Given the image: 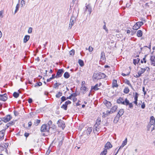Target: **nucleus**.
<instances>
[{
	"mask_svg": "<svg viewBox=\"0 0 155 155\" xmlns=\"http://www.w3.org/2000/svg\"><path fill=\"white\" fill-rule=\"evenodd\" d=\"M155 123V120L154 117L152 116L150 118V121L148 123L147 129L148 131H151V132L154 129V125Z\"/></svg>",
	"mask_w": 155,
	"mask_h": 155,
	"instance_id": "1",
	"label": "nucleus"
},
{
	"mask_svg": "<svg viewBox=\"0 0 155 155\" xmlns=\"http://www.w3.org/2000/svg\"><path fill=\"white\" fill-rule=\"evenodd\" d=\"M106 77V75L104 73L99 72L94 74L93 77L95 79H101L104 78Z\"/></svg>",
	"mask_w": 155,
	"mask_h": 155,
	"instance_id": "2",
	"label": "nucleus"
},
{
	"mask_svg": "<svg viewBox=\"0 0 155 155\" xmlns=\"http://www.w3.org/2000/svg\"><path fill=\"white\" fill-rule=\"evenodd\" d=\"M113 146L111 143L109 142H107L104 146V150L101 152V154L102 155H106L107 153V150L111 148Z\"/></svg>",
	"mask_w": 155,
	"mask_h": 155,
	"instance_id": "3",
	"label": "nucleus"
},
{
	"mask_svg": "<svg viewBox=\"0 0 155 155\" xmlns=\"http://www.w3.org/2000/svg\"><path fill=\"white\" fill-rule=\"evenodd\" d=\"M117 103L127 106V104L129 103V100L126 98L124 101L122 98L120 97L117 100Z\"/></svg>",
	"mask_w": 155,
	"mask_h": 155,
	"instance_id": "4",
	"label": "nucleus"
},
{
	"mask_svg": "<svg viewBox=\"0 0 155 155\" xmlns=\"http://www.w3.org/2000/svg\"><path fill=\"white\" fill-rule=\"evenodd\" d=\"M143 25V23L142 21L137 22L133 26V28L134 30H137Z\"/></svg>",
	"mask_w": 155,
	"mask_h": 155,
	"instance_id": "5",
	"label": "nucleus"
},
{
	"mask_svg": "<svg viewBox=\"0 0 155 155\" xmlns=\"http://www.w3.org/2000/svg\"><path fill=\"white\" fill-rule=\"evenodd\" d=\"M49 127L46 124L43 125L41 127V131L42 132H49Z\"/></svg>",
	"mask_w": 155,
	"mask_h": 155,
	"instance_id": "6",
	"label": "nucleus"
},
{
	"mask_svg": "<svg viewBox=\"0 0 155 155\" xmlns=\"http://www.w3.org/2000/svg\"><path fill=\"white\" fill-rule=\"evenodd\" d=\"M57 124L59 127H61L62 129L64 128L65 123L64 122L61 120H59L57 122Z\"/></svg>",
	"mask_w": 155,
	"mask_h": 155,
	"instance_id": "7",
	"label": "nucleus"
},
{
	"mask_svg": "<svg viewBox=\"0 0 155 155\" xmlns=\"http://www.w3.org/2000/svg\"><path fill=\"white\" fill-rule=\"evenodd\" d=\"M127 143V138H126L125 140L123 142L121 145L120 146L119 148V150H116L115 151H116V153H117V152L119 151L120 149H122L124 146L126 145Z\"/></svg>",
	"mask_w": 155,
	"mask_h": 155,
	"instance_id": "8",
	"label": "nucleus"
},
{
	"mask_svg": "<svg viewBox=\"0 0 155 155\" xmlns=\"http://www.w3.org/2000/svg\"><path fill=\"white\" fill-rule=\"evenodd\" d=\"M11 119L12 117L10 115H8L1 119L2 121L6 123L9 121Z\"/></svg>",
	"mask_w": 155,
	"mask_h": 155,
	"instance_id": "9",
	"label": "nucleus"
},
{
	"mask_svg": "<svg viewBox=\"0 0 155 155\" xmlns=\"http://www.w3.org/2000/svg\"><path fill=\"white\" fill-rule=\"evenodd\" d=\"M64 72V71L63 69H59L57 72L55 77L56 78H58L61 77Z\"/></svg>",
	"mask_w": 155,
	"mask_h": 155,
	"instance_id": "10",
	"label": "nucleus"
},
{
	"mask_svg": "<svg viewBox=\"0 0 155 155\" xmlns=\"http://www.w3.org/2000/svg\"><path fill=\"white\" fill-rule=\"evenodd\" d=\"M75 21V18L74 17H72L71 18L70 20V22L69 23V26L68 27L69 29H71L72 26L74 25V21Z\"/></svg>",
	"mask_w": 155,
	"mask_h": 155,
	"instance_id": "11",
	"label": "nucleus"
},
{
	"mask_svg": "<svg viewBox=\"0 0 155 155\" xmlns=\"http://www.w3.org/2000/svg\"><path fill=\"white\" fill-rule=\"evenodd\" d=\"M147 71H150V68L148 67H146L144 68H141L140 70L138 71L141 74H142L146 70Z\"/></svg>",
	"mask_w": 155,
	"mask_h": 155,
	"instance_id": "12",
	"label": "nucleus"
},
{
	"mask_svg": "<svg viewBox=\"0 0 155 155\" xmlns=\"http://www.w3.org/2000/svg\"><path fill=\"white\" fill-rule=\"evenodd\" d=\"M151 65L153 66H155V55H153L151 56L150 58Z\"/></svg>",
	"mask_w": 155,
	"mask_h": 155,
	"instance_id": "13",
	"label": "nucleus"
},
{
	"mask_svg": "<svg viewBox=\"0 0 155 155\" xmlns=\"http://www.w3.org/2000/svg\"><path fill=\"white\" fill-rule=\"evenodd\" d=\"M7 99V94H0V100L3 101H5Z\"/></svg>",
	"mask_w": 155,
	"mask_h": 155,
	"instance_id": "14",
	"label": "nucleus"
},
{
	"mask_svg": "<svg viewBox=\"0 0 155 155\" xmlns=\"http://www.w3.org/2000/svg\"><path fill=\"white\" fill-rule=\"evenodd\" d=\"M86 8L85 10V12H86L87 10L89 12V14H91V6L89 5H87L86 4Z\"/></svg>",
	"mask_w": 155,
	"mask_h": 155,
	"instance_id": "15",
	"label": "nucleus"
},
{
	"mask_svg": "<svg viewBox=\"0 0 155 155\" xmlns=\"http://www.w3.org/2000/svg\"><path fill=\"white\" fill-rule=\"evenodd\" d=\"M101 61L103 62H104L105 61V53L104 52H102L101 54Z\"/></svg>",
	"mask_w": 155,
	"mask_h": 155,
	"instance_id": "16",
	"label": "nucleus"
},
{
	"mask_svg": "<svg viewBox=\"0 0 155 155\" xmlns=\"http://www.w3.org/2000/svg\"><path fill=\"white\" fill-rule=\"evenodd\" d=\"M138 95V94L136 92L135 93V95L134 96L135 101L133 102L136 105H137V101Z\"/></svg>",
	"mask_w": 155,
	"mask_h": 155,
	"instance_id": "17",
	"label": "nucleus"
},
{
	"mask_svg": "<svg viewBox=\"0 0 155 155\" xmlns=\"http://www.w3.org/2000/svg\"><path fill=\"white\" fill-rule=\"evenodd\" d=\"M104 103L106 106L108 108H110L111 106V103L106 100H105L104 102Z\"/></svg>",
	"mask_w": 155,
	"mask_h": 155,
	"instance_id": "18",
	"label": "nucleus"
},
{
	"mask_svg": "<svg viewBox=\"0 0 155 155\" xmlns=\"http://www.w3.org/2000/svg\"><path fill=\"white\" fill-rule=\"evenodd\" d=\"M5 130H2L0 131V139H3L4 138Z\"/></svg>",
	"mask_w": 155,
	"mask_h": 155,
	"instance_id": "19",
	"label": "nucleus"
},
{
	"mask_svg": "<svg viewBox=\"0 0 155 155\" xmlns=\"http://www.w3.org/2000/svg\"><path fill=\"white\" fill-rule=\"evenodd\" d=\"M118 85L117 83V81L115 80H114L112 82V87H118Z\"/></svg>",
	"mask_w": 155,
	"mask_h": 155,
	"instance_id": "20",
	"label": "nucleus"
},
{
	"mask_svg": "<svg viewBox=\"0 0 155 155\" xmlns=\"http://www.w3.org/2000/svg\"><path fill=\"white\" fill-rule=\"evenodd\" d=\"M122 149H120V150H119V151L117 152V153H116V151H116V150H119V148L118 149L117 148H116L115 150H114V155H116L117 154H118L119 155H121V154H123V153H121V151H122Z\"/></svg>",
	"mask_w": 155,
	"mask_h": 155,
	"instance_id": "21",
	"label": "nucleus"
},
{
	"mask_svg": "<svg viewBox=\"0 0 155 155\" xmlns=\"http://www.w3.org/2000/svg\"><path fill=\"white\" fill-rule=\"evenodd\" d=\"M124 113V111L123 109H120L118 114H117V115L119 116V117H121L122 115Z\"/></svg>",
	"mask_w": 155,
	"mask_h": 155,
	"instance_id": "22",
	"label": "nucleus"
},
{
	"mask_svg": "<svg viewBox=\"0 0 155 155\" xmlns=\"http://www.w3.org/2000/svg\"><path fill=\"white\" fill-rule=\"evenodd\" d=\"M30 36L28 35H26L24 38L23 41L24 43H26L29 40Z\"/></svg>",
	"mask_w": 155,
	"mask_h": 155,
	"instance_id": "23",
	"label": "nucleus"
},
{
	"mask_svg": "<svg viewBox=\"0 0 155 155\" xmlns=\"http://www.w3.org/2000/svg\"><path fill=\"white\" fill-rule=\"evenodd\" d=\"M124 82L125 84H126L129 86L132 89H133L132 85L129 80L126 79L124 80Z\"/></svg>",
	"mask_w": 155,
	"mask_h": 155,
	"instance_id": "24",
	"label": "nucleus"
},
{
	"mask_svg": "<svg viewBox=\"0 0 155 155\" xmlns=\"http://www.w3.org/2000/svg\"><path fill=\"white\" fill-rule=\"evenodd\" d=\"M98 125L95 124L93 129L94 131H96L97 132H98L100 131V129L99 127H98Z\"/></svg>",
	"mask_w": 155,
	"mask_h": 155,
	"instance_id": "25",
	"label": "nucleus"
},
{
	"mask_svg": "<svg viewBox=\"0 0 155 155\" xmlns=\"http://www.w3.org/2000/svg\"><path fill=\"white\" fill-rule=\"evenodd\" d=\"M120 117H119V116L117 115L115 117L114 119V122L115 123H117L119 120V118Z\"/></svg>",
	"mask_w": 155,
	"mask_h": 155,
	"instance_id": "26",
	"label": "nucleus"
},
{
	"mask_svg": "<svg viewBox=\"0 0 155 155\" xmlns=\"http://www.w3.org/2000/svg\"><path fill=\"white\" fill-rule=\"evenodd\" d=\"M143 35L142 31L141 30H138L137 31V35L138 37H140Z\"/></svg>",
	"mask_w": 155,
	"mask_h": 155,
	"instance_id": "27",
	"label": "nucleus"
},
{
	"mask_svg": "<svg viewBox=\"0 0 155 155\" xmlns=\"http://www.w3.org/2000/svg\"><path fill=\"white\" fill-rule=\"evenodd\" d=\"M92 130V128L91 127H90L88 128L87 130V135L90 134Z\"/></svg>",
	"mask_w": 155,
	"mask_h": 155,
	"instance_id": "28",
	"label": "nucleus"
},
{
	"mask_svg": "<svg viewBox=\"0 0 155 155\" xmlns=\"http://www.w3.org/2000/svg\"><path fill=\"white\" fill-rule=\"evenodd\" d=\"M70 75L69 74V73L67 72H65L64 75V78H68L70 77Z\"/></svg>",
	"mask_w": 155,
	"mask_h": 155,
	"instance_id": "29",
	"label": "nucleus"
},
{
	"mask_svg": "<svg viewBox=\"0 0 155 155\" xmlns=\"http://www.w3.org/2000/svg\"><path fill=\"white\" fill-rule=\"evenodd\" d=\"M118 107L117 106H113L112 108L111 109V110L112 111V112H115L117 108Z\"/></svg>",
	"mask_w": 155,
	"mask_h": 155,
	"instance_id": "30",
	"label": "nucleus"
},
{
	"mask_svg": "<svg viewBox=\"0 0 155 155\" xmlns=\"http://www.w3.org/2000/svg\"><path fill=\"white\" fill-rule=\"evenodd\" d=\"M78 63L80 66L81 67L83 66L84 65L83 61L81 59L79 60Z\"/></svg>",
	"mask_w": 155,
	"mask_h": 155,
	"instance_id": "31",
	"label": "nucleus"
},
{
	"mask_svg": "<svg viewBox=\"0 0 155 155\" xmlns=\"http://www.w3.org/2000/svg\"><path fill=\"white\" fill-rule=\"evenodd\" d=\"M129 92V90L128 87H126L124 89V92L125 94H128Z\"/></svg>",
	"mask_w": 155,
	"mask_h": 155,
	"instance_id": "32",
	"label": "nucleus"
},
{
	"mask_svg": "<svg viewBox=\"0 0 155 155\" xmlns=\"http://www.w3.org/2000/svg\"><path fill=\"white\" fill-rule=\"evenodd\" d=\"M101 122V120L100 118L97 119L96 120L95 125H99L100 124Z\"/></svg>",
	"mask_w": 155,
	"mask_h": 155,
	"instance_id": "33",
	"label": "nucleus"
},
{
	"mask_svg": "<svg viewBox=\"0 0 155 155\" xmlns=\"http://www.w3.org/2000/svg\"><path fill=\"white\" fill-rule=\"evenodd\" d=\"M20 5L19 3H18L16 7V9L15 12V14L18 11Z\"/></svg>",
	"mask_w": 155,
	"mask_h": 155,
	"instance_id": "34",
	"label": "nucleus"
},
{
	"mask_svg": "<svg viewBox=\"0 0 155 155\" xmlns=\"http://www.w3.org/2000/svg\"><path fill=\"white\" fill-rule=\"evenodd\" d=\"M62 93L61 92H59L56 95V97L57 98H59L62 95Z\"/></svg>",
	"mask_w": 155,
	"mask_h": 155,
	"instance_id": "35",
	"label": "nucleus"
},
{
	"mask_svg": "<svg viewBox=\"0 0 155 155\" xmlns=\"http://www.w3.org/2000/svg\"><path fill=\"white\" fill-rule=\"evenodd\" d=\"M81 89L85 91H88V88L85 86H82Z\"/></svg>",
	"mask_w": 155,
	"mask_h": 155,
	"instance_id": "36",
	"label": "nucleus"
},
{
	"mask_svg": "<svg viewBox=\"0 0 155 155\" xmlns=\"http://www.w3.org/2000/svg\"><path fill=\"white\" fill-rule=\"evenodd\" d=\"M13 96L15 98H17L18 97L19 94L17 92H15L13 93Z\"/></svg>",
	"mask_w": 155,
	"mask_h": 155,
	"instance_id": "37",
	"label": "nucleus"
},
{
	"mask_svg": "<svg viewBox=\"0 0 155 155\" xmlns=\"http://www.w3.org/2000/svg\"><path fill=\"white\" fill-rule=\"evenodd\" d=\"M140 60L137 58V59H134L133 63L135 65L136 64L138 63L140 61Z\"/></svg>",
	"mask_w": 155,
	"mask_h": 155,
	"instance_id": "38",
	"label": "nucleus"
},
{
	"mask_svg": "<svg viewBox=\"0 0 155 155\" xmlns=\"http://www.w3.org/2000/svg\"><path fill=\"white\" fill-rule=\"evenodd\" d=\"M98 84H96L93 88H92V89H93L94 90L96 91L98 90L99 88H98Z\"/></svg>",
	"mask_w": 155,
	"mask_h": 155,
	"instance_id": "39",
	"label": "nucleus"
},
{
	"mask_svg": "<svg viewBox=\"0 0 155 155\" xmlns=\"http://www.w3.org/2000/svg\"><path fill=\"white\" fill-rule=\"evenodd\" d=\"M67 106L65 104H63L61 106V108L64 109L65 110H67Z\"/></svg>",
	"mask_w": 155,
	"mask_h": 155,
	"instance_id": "40",
	"label": "nucleus"
},
{
	"mask_svg": "<svg viewBox=\"0 0 155 155\" xmlns=\"http://www.w3.org/2000/svg\"><path fill=\"white\" fill-rule=\"evenodd\" d=\"M75 51L74 50H72L69 52V54L70 55H73L74 54Z\"/></svg>",
	"mask_w": 155,
	"mask_h": 155,
	"instance_id": "41",
	"label": "nucleus"
},
{
	"mask_svg": "<svg viewBox=\"0 0 155 155\" xmlns=\"http://www.w3.org/2000/svg\"><path fill=\"white\" fill-rule=\"evenodd\" d=\"M42 83L41 82H39L38 83L36 84L35 85V87H36L37 86H41L42 85Z\"/></svg>",
	"mask_w": 155,
	"mask_h": 155,
	"instance_id": "42",
	"label": "nucleus"
},
{
	"mask_svg": "<svg viewBox=\"0 0 155 155\" xmlns=\"http://www.w3.org/2000/svg\"><path fill=\"white\" fill-rule=\"evenodd\" d=\"M60 84H58L57 82L54 84V87L55 88H56L57 87H58L59 85H60Z\"/></svg>",
	"mask_w": 155,
	"mask_h": 155,
	"instance_id": "43",
	"label": "nucleus"
},
{
	"mask_svg": "<svg viewBox=\"0 0 155 155\" xmlns=\"http://www.w3.org/2000/svg\"><path fill=\"white\" fill-rule=\"evenodd\" d=\"M146 56H145V57L141 61V62L142 63H143V61L145 63L146 62Z\"/></svg>",
	"mask_w": 155,
	"mask_h": 155,
	"instance_id": "44",
	"label": "nucleus"
},
{
	"mask_svg": "<svg viewBox=\"0 0 155 155\" xmlns=\"http://www.w3.org/2000/svg\"><path fill=\"white\" fill-rule=\"evenodd\" d=\"M32 28L31 27H30L28 30V33H31L32 32Z\"/></svg>",
	"mask_w": 155,
	"mask_h": 155,
	"instance_id": "45",
	"label": "nucleus"
},
{
	"mask_svg": "<svg viewBox=\"0 0 155 155\" xmlns=\"http://www.w3.org/2000/svg\"><path fill=\"white\" fill-rule=\"evenodd\" d=\"M129 105V107L131 108L133 107V105L132 103H130L129 101V103L127 104V105Z\"/></svg>",
	"mask_w": 155,
	"mask_h": 155,
	"instance_id": "46",
	"label": "nucleus"
},
{
	"mask_svg": "<svg viewBox=\"0 0 155 155\" xmlns=\"http://www.w3.org/2000/svg\"><path fill=\"white\" fill-rule=\"evenodd\" d=\"M141 73H140L139 72L137 73V74L136 75V76H135V77L137 78H138L140 77L141 75Z\"/></svg>",
	"mask_w": 155,
	"mask_h": 155,
	"instance_id": "47",
	"label": "nucleus"
},
{
	"mask_svg": "<svg viewBox=\"0 0 155 155\" xmlns=\"http://www.w3.org/2000/svg\"><path fill=\"white\" fill-rule=\"evenodd\" d=\"M52 121L51 120H49L48 122V124L46 125L50 127V126L52 124Z\"/></svg>",
	"mask_w": 155,
	"mask_h": 155,
	"instance_id": "48",
	"label": "nucleus"
},
{
	"mask_svg": "<svg viewBox=\"0 0 155 155\" xmlns=\"http://www.w3.org/2000/svg\"><path fill=\"white\" fill-rule=\"evenodd\" d=\"M88 50L90 52H92L93 51V48L92 47L90 46L88 48Z\"/></svg>",
	"mask_w": 155,
	"mask_h": 155,
	"instance_id": "49",
	"label": "nucleus"
},
{
	"mask_svg": "<svg viewBox=\"0 0 155 155\" xmlns=\"http://www.w3.org/2000/svg\"><path fill=\"white\" fill-rule=\"evenodd\" d=\"M21 4L22 6H23L25 5V1L24 0H22L21 1Z\"/></svg>",
	"mask_w": 155,
	"mask_h": 155,
	"instance_id": "50",
	"label": "nucleus"
},
{
	"mask_svg": "<svg viewBox=\"0 0 155 155\" xmlns=\"http://www.w3.org/2000/svg\"><path fill=\"white\" fill-rule=\"evenodd\" d=\"M66 99H67L66 98V97L64 96H62L61 98V100L62 102L65 101Z\"/></svg>",
	"mask_w": 155,
	"mask_h": 155,
	"instance_id": "51",
	"label": "nucleus"
},
{
	"mask_svg": "<svg viewBox=\"0 0 155 155\" xmlns=\"http://www.w3.org/2000/svg\"><path fill=\"white\" fill-rule=\"evenodd\" d=\"M71 103V102L70 101H67L65 103V104H66L67 106L68 105V104H70Z\"/></svg>",
	"mask_w": 155,
	"mask_h": 155,
	"instance_id": "52",
	"label": "nucleus"
},
{
	"mask_svg": "<svg viewBox=\"0 0 155 155\" xmlns=\"http://www.w3.org/2000/svg\"><path fill=\"white\" fill-rule=\"evenodd\" d=\"M145 107V104L144 102H143L141 105V108L142 109H144Z\"/></svg>",
	"mask_w": 155,
	"mask_h": 155,
	"instance_id": "53",
	"label": "nucleus"
},
{
	"mask_svg": "<svg viewBox=\"0 0 155 155\" xmlns=\"http://www.w3.org/2000/svg\"><path fill=\"white\" fill-rule=\"evenodd\" d=\"M40 120H38V119H37L36 121H35V123L36 124H37V125H38L39 123H40Z\"/></svg>",
	"mask_w": 155,
	"mask_h": 155,
	"instance_id": "54",
	"label": "nucleus"
},
{
	"mask_svg": "<svg viewBox=\"0 0 155 155\" xmlns=\"http://www.w3.org/2000/svg\"><path fill=\"white\" fill-rule=\"evenodd\" d=\"M143 91L144 93V96H145L146 94V92L145 91L144 87H143Z\"/></svg>",
	"mask_w": 155,
	"mask_h": 155,
	"instance_id": "55",
	"label": "nucleus"
},
{
	"mask_svg": "<svg viewBox=\"0 0 155 155\" xmlns=\"http://www.w3.org/2000/svg\"><path fill=\"white\" fill-rule=\"evenodd\" d=\"M24 135L26 137H27L29 136V134L27 133H25L24 134Z\"/></svg>",
	"mask_w": 155,
	"mask_h": 155,
	"instance_id": "56",
	"label": "nucleus"
},
{
	"mask_svg": "<svg viewBox=\"0 0 155 155\" xmlns=\"http://www.w3.org/2000/svg\"><path fill=\"white\" fill-rule=\"evenodd\" d=\"M103 29H104L106 31H108V30H107V28L106 27L105 25L103 26Z\"/></svg>",
	"mask_w": 155,
	"mask_h": 155,
	"instance_id": "57",
	"label": "nucleus"
},
{
	"mask_svg": "<svg viewBox=\"0 0 155 155\" xmlns=\"http://www.w3.org/2000/svg\"><path fill=\"white\" fill-rule=\"evenodd\" d=\"M28 127H30L32 124V123L31 121H30L28 123Z\"/></svg>",
	"mask_w": 155,
	"mask_h": 155,
	"instance_id": "58",
	"label": "nucleus"
},
{
	"mask_svg": "<svg viewBox=\"0 0 155 155\" xmlns=\"http://www.w3.org/2000/svg\"><path fill=\"white\" fill-rule=\"evenodd\" d=\"M32 101V99L31 98H29L28 100V102L29 103H31Z\"/></svg>",
	"mask_w": 155,
	"mask_h": 155,
	"instance_id": "59",
	"label": "nucleus"
},
{
	"mask_svg": "<svg viewBox=\"0 0 155 155\" xmlns=\"http://www.w3.org/2000/svg\"><path fill=\"white\" fill-rule=\"evenodd\" d=\"M76 96H77V95L76 93H73L71 94V97H75Z\"/></svg>",
	"mask_w": 155,
	"mask_h": 155,
	"instance_id": "60",
	"label": "nucleus"
},
{
	"mask_svg": "<svg viewBox=\"0 0 155 155\" xmlns=\"http://www.w3.org/2000/svg\"><path fill=\"white\" fill-rule=\"evenodd\" d=\"M144 47H147L149 49H150L151 48V42L150 43L149 45L148 46V47H147V46H145Z\"/></svg>",
	"mask_w": 155,
	"mask_h": 155,
	"instance_id": "61",
	"label": "nucleus"
},
{
	"mask_svg": "<svg viewBox=\"0 0 155 155\" xmlns=\"http://www.w3.org/2000/svg\"><path fill=\"white\" fill-rule=\"evenodd\" d=\"M85 84V81H82L81 83L82 86H84V85Z\"/></svg>",
	"mask_w": 155,
	"mask_h": 155,
	"instance_id": "62",
	"label": "nucleus"
},
{
	"mask_svg": "<svg viewBox=\"0 0 155 155\" xmlns=\"http://www.w3.org/2000/svg\"><path fill=\"white\" fill-rule=\"evenodd\" d=\"M51 151L50 150H48L46 152V154L47 155H48L50 154Z\"/></svg>",
	"mask_w": 155,
	"mask_h": 155,
	"instance_id": "63",
	"label": "nucleus"
},
{
	"mask_svg": "<svg viewBox=\"0 0 155 155\" xmlns=\"http://www.w3.org/2000/svg\"><path fill=\"white\" fill-rule=\"evenodd\" d=\"M129 74V73L127 74H125L124 73H123L121 74V75L122 76H127V75H128Z\"/></svg>",
	"mask_w": 155,
	"mask_h": 155,
	"instance_id": "64",
	"label": "nucleus"
}]
</instances>
